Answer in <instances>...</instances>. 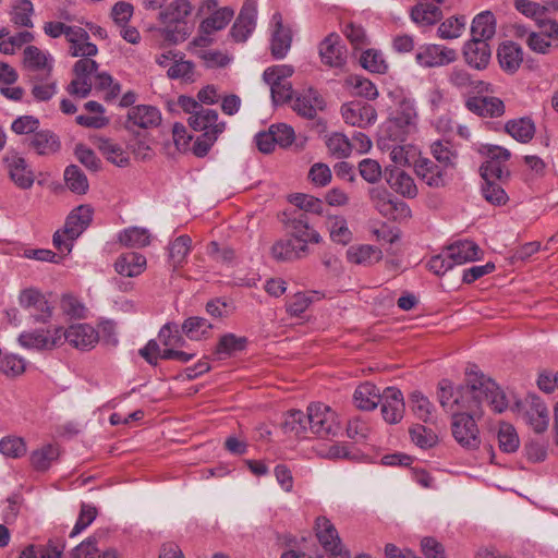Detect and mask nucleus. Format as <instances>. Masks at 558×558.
<instances>
[{
    "label": "nucleus",
    "instance_id": "nucleus-56",
    "mask_svg": "<svg viewBox=\"0 0 558 558\" xmlns=\"http://www.w3.org/2000/svg\"><path fill=\"white\" fill-rule=\"evenodd\" d=\"M246 344L247 339L245 337L227 333L219 339L215 353L218 355H232L235 352L244 350Z\"/></svg>",
    "mask_w": 558,
    "mask_h": 558
},
{
    "label": "nucleus",
    "instance_id": "nucleus-48",
    "mask_svg": "<svg viewBox=\"0 0 558 558\" xmlns=\"http://www.w3.org/2000/svg\"><path fill=\"white\" fill-rule=\"evenodd\" d=\"M213 325L203 317H189L182 325V330L191 340H201L206 338Z\"/></svg>",
    "mask_w": 558,
    "mask_h": 558
},
{
    "label": "nucleus",
    "instance_id": "nucleus-55",
    "mask_svg": "<svg viewBox=\"0 0 558 558\" xmlns=\"http://www.w3.org/2000/svg\"><path fill=\"white\" fill-rule=\"evenodd\" d=\"M26 369V361L16 354H4L0 356V372L9 377L21 376Z\"/></svg>",
    "mask_w": 558,
    "mask_h": 558
},
{
    "label": "nucleus",
    "instance_id": "nucleus-24",
    "mask_svg": "<svg viewBox=\"0 0 558 558\" xmlns=\"http://www.w3.org/2000/svg\"><path fill=\"white\" fill-rule=\"evenodd\" d=\"M68 43L70 44V53L72 57H83L89 59L97 54V46L89 41L88 33L80 27L73 26V29H69Z\"/></svg>",
    "mask_w": 558,
    "mask_h": 558
},
{
    "label": "nucleus",
    "instance_id": "nucleus-18",
    "mask_svg": "<svg viewBox=\"0 0 558 558\" xmlns=\"http://www.w3.org/2000/svg\"><path fill=\"white\" fill-rule=\"evenodd\" d=\"M319 56L322 62L330 68H340L345 63L347 49L342 45L338 34H329L319 44Z\"/></svg>",
    "mask_w": 558,
    "mask_h": 558
},
{
    "label": "nucleus",
    "instance_id": "nucleus-13",
    "mask_svg": "<svg viewBox=\"0 0 558 558\" xmlns=\"http://www.w3.org/2000/svg\"><path fill=\"white\" fill-rule=\"evenodd\" d=\"M62 344L69 342L73 348L82 351L93 349L99 341L98 331L90 325L78 323L71 325L68 329H62Z\"/></svg>",
    "mask_w": 558,
    "mask_h": 558
},
{
    "label": "nucleus",
    "instance_id": "nucleus-6",
    "mask_svg": "<svg viewBox=\"0 0 558 558\" xmlns=\"http://www.w3.org/2000/svg\"><path fill=\"white\" fill-rule=\"evenodd\" d=\"M315 531L319 544L332 558H350V554L344 549L337 529L329 519L318 517L315 521Z\"/></svg>",
    "mask_w": 558,
    "mask_h": 558
},
{
    "label": "nucleus",
    "instance_id": "nucleus-49",
    "mask_svg": "<svg viewBox=\"0 0 558 558\" xmlns=\"http://www.w3.org/2000/svg\"><path fill=\"white\" fill-rule=\"evenodd\" d=\"M64 180L66 186L76 194H85L88 191L89 184L87 177L75 165L68 166L64 171Z\"/></svg>",
    "mask_w": 558,
    "mask_h": 558
},
{
    "label": "nucleus",
    "instance_id": "nucleus-11",
    "mask_svg": "<svg viewBox=\"0 0 558 558\" xmlns=\"http://www.w3.org/2000/svg\"><path fill=\"white\" fill-rule=\"evenodd\" d=\"M19 303L29 311L31 316L38 323H47L52 315L51 306L38 289H23L19 295Z\"/></svg>",
    "mask_w": 558,
    "mask_h": 558
},
{
    "label": "nucleus",
    "instance_id": "nucleus-25",
    "mask_svg": "<svg viewBox=\"0 0 558 558\" xmlns=\"http://www.w3.org/2000/svg\"><path fill=\"white\" fill-rule=\"evenodd\" d=\"M93 219V209L88 205H81L73 209L66 218L63 233L69 235L70 240H76L81 233L89 226Z\"/></svg>",
    "mask_w": 558,
    "mask_h": 558
},
{
    "label": "nucleus",
    "instance_id": "nucleus-38",
    "mask_svg": "<svg viewBox=\"0 0 558 558\" xmlns=\"http://www.w3.org/2000/svg\"><path fill=\"white\" fill-rule=\"evenodd\" d=\"M347 257L352 264L369 266L383 258V252L373 245L351 246Z\"/></svg>",
    "mask_w": 558,
    "mask_h": 558
},
{
    "label": "nucleus",
    "instance_id": "nucleus-29",
    "mask_svg": "<svg viewBox=\"0 0 558 558\" xmlns=\"http://www.w3.org/2000/svg\"><path fill=\"white\" fill-rule=\"evenodd\" d=\"M415 172L429 186L440 187L446 183V169L427 158L416 160Z\"/></svg>",
    "mask_w": 558,
    "mask_h": 558
},
{
    "label": "nucleus",
    "instance_id": "nucleus-5",
    "mask_svg": "<svg viewBox=\"0 0 558 558\" xmlns=\"http://www.w3.org/2000/svg\"><path fill=\"white\" fill-rule=\"evenodd\" d=\"M417 113L410 99H402L388 120L389 136L395 141H404V136L416 130Z\"/></svg>",
    "mask_w": 558,
    "mask_h": 558
},
{
    "label": "nucleus",
    "instance_id": "nucleus-32",
    "mask_svg": "<svg viewBox=\"0 0 558 558\" xmlns=\"http://www.w3.org/2000/svg\"><path fill=\"white\" fill-rule=\"evenodd\" d=\"M291 229V239L298 244L319 243L322 236L319 233L310 227L308 220L305 214H300L299 217H294L289 221Z\"/></svg>",
    "mask_w": 558,
    "mask_h": 558
},
{
    "label": "nucleus",
    "instance_id": "nucleus-23",
    "mask_svg": "<svg viewBox=\"0 0 558 558\" xmlns=\"http://www.w3.org/2000/svg\"><path fill=\"white\" fill-rule=\"evenodd\" d=\"M465 107L473 113L485 118H499L505 113V104L498 97H469Z\"/></svg>",
    "mask_w": 558,
    "mask_h": 558
},
{
    "label": "nucleus",
    "instance_id": "nucleus-53",
    "mask_svg": "<svg viewBox=\"0 0 558 558\" xmlns=\"http://www.w3.org/2000/svg\"><path fill=\"white\" fill-rule=\"evenodd\" d=\"M410 402H411V409L413 413L422 420L423 422L427 423L433 420V412L435 410V407L433 403L426 398L422 392L414 391L410 396Z\"/></svg>",
    "mask_w": 558,
    "mask_h": 558
},
{
    "label": "nucleus",
    "instance_id": "nucleus-14",
    "mask_svg": "<svg viewBox=\"0 0 558 558\" xmlns=\"http://www.w3.org/2000/svg\"><path fill=\"white\" fill-rule=\"evenodd\" d=\"M341 114L347 124L365 129L375 123L376 109L366 102L350 101L341 107Z\"/></svg>",
    "mask_w": 558,
    "mask_h": 558
},
{
    "label": "nucleus",
    "instance_id": "nucleus-31",
    "mask_svg": "<svg viewBox=\"0 0 558 558\" xmlns=\"http://www.w3.org/2000/svg\"><path fill=\"white\" fill-rule=\"evenodd\" d=\"M386 180L390 187L404 197L413 198L417 195V187L412 177L395 167L386 169Z\"/></svg>",
    "mask_w": 558,
    "mask_h": 558
},
{
    "label": "nucleus",
    "instance_id": "nucleus-62",
    "mask_svg": "<svg viewBox=\"0 0 558 558\" xmlns=\"http://www.w3.org/2000/svg\"><path fill=\"white\" fill-rule=\"evenodd\" d=\"M482 194L493 205H504L508 201L505 190L494 180H484Z\"/></svg>",
    "mask_w": 558,
    "mask_h": 558
},
{
    "label": "nucleus",
    "instance_id": "nucleus-21",
    "mask_svg": "<svg viewBox=\"0 0 558 558\" xmlns=\"http://www.w3.org/2000/svg\"><path fill=\"white\" fill-rule=\"evenodd\" d=\"M326 107L324 98L313 88L300 93L292 105L293 110L301 117L314 119L318 111Z\"/></svg>",
    "mask_w": 558,
    "mask_h": 558
},
{
    "label": "nucleus",
    "instance_id": "nucleus-47",
    "mask_svg": "<svg viewBox=\"0 0 558 558\" xmlns=\"http://www.w3.org/2000/svg\"><path fill=\"white\" fill-rule=\"evenodd\" d=\"M192 240L189 235H180L169 246V259L172 267H181L191 250Z\"/></svg>",
    "mask_w": 558,
    "mask_h": 558
},
{
    "label": "nucleus",
    "instance_id": "nucleus-37",
    "mask_svg": "<svg viewBox=\"0 0 558 558\" xmlns=\"http://www.w3.org/2000/svg\"><path fill=\"white\" fill-rule=\"evenodd\" d=\"M24 64L32 71L45 70L46 77H49L52 71V59L36 46H27L24 49Z\"/></svg>",
    "mask_w": 558,
    "mask_h": 558
},
{
    "label": "nucleus",
    "instance_id": "nucleus-40",
    "mask_svg": "<svg viewBox=\"0 0 558 558\" xmlns=\"http://www.w3.org/2000/svg\"><path fill=\"white\" fill-rule=\"evenodd\" d=\"M505 130L518 142L527 143L535 134V124L530 118H520L508 121Z\"/></svg>",
    "mask_w": 558,
    "mask_h": 558
},
{
    "label": "nucleus",
    "instance_id": "nucleus-64",
    "mask_svg": "<svg viewBox=\"0 0 558 558\" xmlns=\"http://www.w3.org/2000/svg\"><path fill=\"white\" fill-rule=\"evenodd\" d=\"M361 65L373 73H385L387 70V64L381 56V53L368 49L364 51L360 59Z\"/></svg>",
    "mask_w": 558,
    "mask_h": 558
},
{
    "label": "nucleus",
    "instance_id": "nucleus-4",
    "mask_svg": "<svg viewBox=\"0 0 558 558\" xmlns=\"http://www.w3.org/2000/svg\"><path fill=\"white\" fill-rule=\"evenodd\" d=\"M306 418L308 429L319 437L336 436L340 430L336 412L324 403H311L307 407Z\"/></svg>",
    "mask_w": 558,
    "mask_h": 558
},
{
    "label": "nucleus",
    "instance_id": "nucleus-45",
    "mask_svg": "<svg viewBox=\"0 0 558 558\" xmlns=\"http://www.w3.org/2000/svg\"><path fill=\"white\" fill-rule=\"evenodd\" d=\"M10 14L14 25L26 28L34 26L32 21L34 7L31 0H15Z\"/></svg>",
    "mask_w": 558,
    "mask_h": 558
},
{
    "label": "nucleus",
    "instance_id": "nucleus-33",
    "mask_svg": "<svg viewBox=\"0 0 558 558\" xmlns=\"http://www.w3.org/2000/svg\"><path fill=\"white\" fill-rule=\"evenodd\" d=\"M146 257L136 252L121 254L116 263V271L125 277L140 276L146 268Z\"/></svg>",
    "mask_w": 558,
    "mask_h": 558
},
{
    "label": "nucleus",
    "instance_id": "nucleus-12",
    "mask_svg": "<svg viewBox=\"0 0 558 558\" xmlns=\"http://www.w3.org/2000/svg\"><path fill=\"white\" fill-rule=\"evenodd\" d=\"M457 51L454 49L441 45H424L416 52V62L424 68H438L457 60Z\"/></svg>",
    "mask_w": 558,
    "mask_h": 558
},
{
    "label": "nucleus",
    "instance_id": "nucleus-22",
    "mask_svg": "<svg viewBox=\"0 0 558 558\" xmlns=\"http://www.w3.org/2000/svg\"><path fill=\"white\" fill-rule=\"evenodd\" d=\"M5 163L9 177L17 187L28 190L33 186L35 177L23 157L17 155L8 156Z\"/></svg>",
    "mask_w": 558,
    "mask_h": 558
},
{
    "label": "nucleus",
    "instance_id": "nucleus-39",
    "mask_svg": "<svg viewBox=\"0 0 558 558\" xmlns=\"http://www.w3.org/2000/svg\"><path fill=\"white\" fill-rule=\"evenodd\" d=\"M98 149L109 162L118 167H126L130 162L129 155L123 147L109 138H99Z\"/></svg>",
    "mask_w": 558,
    "mask_h": 558
},
{
    "label": "nucleus",
    "instance_id": "nucleus-20",
    "mask_svg": "<svg viewBox=\"0 0 558 558\" xmlns=\"http://www.w3.org/2000/svg\"><path fill=\"white\" fill-rule=\"evenodd\" d=\"M380 402L381 414L387 423L397 424L402 420L404 414V400L399 389L395 387L386 388Z\"/></svg>",
    "mask_w": 558,
    "mask_h": 558
},
{
    "label": "nucleus",
    "instance_id": "nucleus-50",
    "mask_svg": "<svg viewBox=\"0 0 558 558\" xmlns=\"http://www.w3.org/2000/svg\"><path fill=\"white\" fill-rule=\"evenodd\" d=\"M368 194L372 204L383 216L387 217L397 209V205L390 198V193L387 189L372 187Z\"/></svg>",
    "mask_w": 558,
    "mask_h": 558
},
{
    "label": "nucleus",
    "instance_id": "nucleus-17",
    "mask_svg": "<svg viewBox=\"0 0 558 558\" xmlns=\"http://www.w3.org/2000/svg\"><path fill=\"white\" fill-rule=\"evenodd\" d=\"M274 25L270 43V51L274 58L282 59L291 48L292 31L290 26L283 24L282 15L276 12L271 17Z\"/></svg>",
    "mask_w": 558,
    "mask_h": 558
},
{
    "label": "nucleus",
    "instance_id": "nucleus-42",
    "mask_svg": "<svg viewBox=\"0 0 558 558\" xmlns=\"http://www.w3.org/2000/svg\"><path fill=\"white\" fill-rule=\"evenodd\" d=\"M410 15L416 24L433 25L441 19L442 12L434 3H417L412 8Z\"/></svg>",
    "mask_w": 558,
    "mask_h": 558
},
{
    "label": "nucleus",
    "instance_id": "nucleus-8",
    "mask_svg": "<svg viewBox=\"0 0 558 558\" xmlns=\"http://www.w3.org/2000/svg\"><path fill=\"white\" fill-rule=\"evenodd\" d=\"M98 70V63L92 59H80L73 66L75 78L68 85L66 90L70 95L78 98H86L92 90L93 83L90 76Z\"/></svg>",
    "mask_w": 558,
    "mask_h": 558
},
{
    "label": "nucleus",
    "instance_id": "nucleus-61",
    "mask_svg": "<svg viewBox=\"0 0 558 558\" xmlns=\"http://www.w3.org/2000/svg\"><path fill=\"white\" fill-rule=\"evenodd\" d=\"M226 124L220 123L218 129L214 131H207V133H203L197 137L193 145V153L197 157H204L209 151L210 147L217 141L218 135L225 131Z\"/></svg>",
    "mask_w": 558,
    "mask_h": 558
},
{
    "label": "nucleus",
    "instance_id": "nucleus-35",
    "mask_svg": "<svg viewBox=\"0 0 558 558\" xmlns=\"http://www.w3.org/2000/svg\"><path fill=\"white\" fill-rule=\"evenodd\" d=\"M383 395L372 383L361 384L354 391L353 401L360 410H374L381 400Z\"/></svg>",
    "mask_w": 558,
    "mask_h": 558
},
{
    "label": "nucleus",
    "instance_id": "nucleus-46",
    "mask_svg": "<svg viewBox=\"0 0 558 558\" xmlns=\"http://www.w3.org/2000/svg\"><path fill=\"white\" fill-rule=\"evenodd\" d=\"M282 429L286 434H293L295 436H301L310 430L306 413L300 410L287 412L282 422Z\"/></svg>",
    "mask_w": 558,
    "mask_h": 558
},
{
    "label": "nucleus",
    "instance_id": "nucleus-43",
    "mask_svg": "<svg viewBox=\"0 0 558 558\" xmlns=\"http://www.w3.org/2000/svg\"><path fill=\"white\" fill-rule=\"evenodd\" d=\"M234 11L228 7L216 10L209 17L201 23V31L210 35L217 31L225 28L232 20Z\"/></svg>",
    "mask_w": 558,
    "mask_h": 558
},
{
    "label": "nucleus",
    "instance_id": "nucleus-10",
    "mask_svg": "<svg viewBox=\"0 0 558 558\" xmlns=\"http://www.w3.org/2000/svg\"><path fill=\"white\" fill-rule=\"evenodd\" d=\"M448 82L460 94L465 96L493 93L490 83L474 77L461 66H453L450 70Z\"/></svg>",
    "mask_w": 558,
    "mask_h": 558
},
{
    "label": "nucleus",
    "instance_id": "nucleus-19",
    "mask_svg": "<svg viewBox=\"0 0 558 558\" xmlns=\"http://www.w3.org/2000/svg\"><path fill=\"white\" fill-rule=\"evenodd\" d=\"M463 59L465 63L477 71L485 70L492 58V49L485 40L471 38L463 46Z\"/></svg>",
    "mask_w": 558,
    "mask_h": 558
},
{
    "label": "nucleus",
    "instance_id": "nucleus-34",
    "mask_svg": "<svg viewBox=\"0 0 558 558\" xmlns=\"http://www.w3.org/2000/svg\"><path fill=\"white\" fill-rule=\"evenodd\" d=\"M27 145L38 155H51L60 149L59 137L49 130L35 132V134L27 140Z\"/></svg>",
    "mask_w": 558,
    "mask_h": 558
},
{
    "label": "nucleus",
    "instance_id": "nucleus-2",
    "mask_svg": "<svg viewBox=\"0 0 558 558\" xmlns=\"http://www.w3.org/2000/svg\"><path fill=\"white\" fill-rule=\"evenodd\" d=\"M192 12V5L187 0H174L159 13L160 22L166 25V38L170 41H183L190 35V27L185 19Z\"/></svg>",
    "mask_w": 558,
    "mask_h": 558
},
{
    "label": "nucleus",
    "instance_id": "nucleus-51",
    "mask_svg": "<svg viewBox=\"0 0 558 558\" xmlns=\"http://www.w3.org/2000/svg\"><path fill=\"white\" fill-rule=\"evenodd\" d=\"M430 151L437 162L447 169L454 167L457 161V151L449 142L437 141L432 144Z\"/></svg>",
    "mask_w": 558,
    "mask_h": 558
},
{
    "label": "nucleus",
    "instance_id": "nucleus-3",
    "mask_svg": "<svg viewBox=\"0 0 558 558\" xmlns=\"http://www.w3.org/2000/svg\"><path fill=\"white\" fill-rule=\"evenodd\" d=\"M481 414L482 405L474 412L471 410H460L452 415V436L461 447L468 450L477 449L481 445L480 430L475 423V416Z\"/></svg>",
    "mask_w": 558,
    "mask_h": 558
},
{
    "label": "nucleus",
    "instance_id": "nucleus-59",
    "mask_svg": "<svg viewBox=\"0 0 558 558\" xmlns=\"http://www.w3.org/2000/svg\"><path fill=\"white\" fill-rule=\"evenodd\" d=\"M27 451L23 438L17 436H7L0 440V452L7 458L19 459Z\"/></svg>",
    "mask_w": 558,
    "mask_h": 558
},
{
    "label": "nucleus",
    "instance_id": "nucleus-44",
    "mask_svg": "<svg viewBox=\"0 0 558 558\" xmlns=\"http://www.w3.org/2000/svg\"><path fill=\"white\" fill-rule=\"evenodd\" d=\"M218 113L214 109L203 107L196 114L190 116L189 124L195 131H214L218 129Z\"/></svg>",
    "mask_w": 558,
    "mask_h": 558
},
{
    "label": "nucleus",
    "instance_id": "nucleus-26",
    "mask_svg": "<svg viewBox=\"0 0 558 558\" xmlns=\"http://www.w3.org/2000/svg\"><path fill=\"white\" fill-rule=\"evenodd\" d=\"M524 420L536 433H543L547 428L549 413L539 398L531 397L526 400Z\"/></svg>",
    "mask_w": 558,
    "mask_h": 558
},
{
    "label": "nucleus",
    "instance_id": "nucleus-16",
    "mask_svg": "<svg viewBox=\"0 0 558 558\" xmlns=\"http://www.w3.org/2000/svg\"><path fill=\"white\" fill-rule=\"evenodd\" d=\"M257 8L254 0H246L236 17L230 34L238 43L245 41L256 26Z\"/></svg>",
    "mask_w": 558,
    "mask_h": 558
},
{
    "label": "nucleus",
    "instance_id": "nucleus-28",
    "mask_svg": "<svg viewBox=\"0 0 558 558\" xmlns=\"http://www.w3.org/2000/svg\"><path fill=\"white\" fill-rule=\"evenodd\" d=\"M497 59L505 72L513 74L523 61L522 48L513 41L502 43L498 47Z\"/></svg>",
    "mask_w": 558,
    "mask_h": 558
},
{
    "label": "nucleus",
    "instance_id": "nucleus-30",
    "mask_svg": "<svg viewBox=\"0 0 558 558\" xmlns=\"http://www.w3.org/2000/svg\"><path fill=\"white\" fill-rule=\"evenodd\" d=\"M270 253L278 262H292L305 256L308 253V246L298 244L291 238L281 239L272 244Z\"/></svg>",
    "mask_w": 558,
    "mask_h": 558
},
{
    "label": "nucleus",
    "instance_id": "nucleus-15",
    "mask_svg": "<svg viewBox=\"0 0 558 558\" xmlns=\"http://www.w3.org/2000/svg\"><path fill=\"white\" fill-rule=\"evenodd\" d=\"M161 123L159 109L150 105H137L128 110L125 128L128 130L153 129Z\"/></svg>",
    "mask_w": 558,
    "mask_h": 558
},
{
    "label": "nucleus",
    "instance_id": "nucleus-60",
    "mask_svg": "<svg viewBox=\"0 0 558 558\" xmlns=\"http://www.w3.org/2000/svg\"><path fill=\"white\" fill-rule=\"evenodd\" d=\"M499 448L507 453L515 452L519 448L520 440L513 426L510 424H501L498 430Z\"/></svg>",
    "mask_w": 558,
    "mask_h": 558
},
{
    "label": "nucleus",
    "instance_id": "nucleus-63",
    "mask_svg": "<svg viewBox=\"0 0 558 558\" xmlns=\"http://www.w3.org/2000/svg\"><path fill=\"white\" fill-rule=\"evenodd\" d=\"M97 513L95 506L82 504L77 521L70 533V537H74L87 529L95 521Z\"/></svg>",
    "mask_w": 558,
    "mask_h": 558
},
{
    "label": "nucleus",
    "instance_id": "nucleus-1",
    "mask_svg": "<svg viewBox=\"0 0 558 558\" xmlns=\"http://www.w3.org/2000/svg\"><path fill=\"white\" fill-rule=\"evenodd\" d=\"M466 376L465 387L456 390L448 379L438 384V401L446 412L451 416L460 410L474 412L484 402L498 413L507 409L506 396L492 378L475 371L468 372Z\"/></svg>",
    "mask_w": 558,
    "mask_h": 558
},
{
    "label": "nucleus",
    "instance_id": "nucleus-36",
    "mask_svg": "<svg viewBox=\"0 0 558 558\" xmlns=\"http://www.w3.org/2000/svg\"><path fill=\"white\" fill-rule=\"evenodd\" d=\"M496 33V19L490 11L478 13L472 22L471 35L473 39L487 43Z\"/></svg>",
    "mask_w": 558,
    "mask_h": 558
},
{
    "label": "nucleus",
    "instance_id": "nucleus-41",
    "mask_svg": "<svg viewBox=\"0 0 558 558\" xmlns=\"http://www.w3.org/2000/svg\"><path fill=\"white\" fill-rule=\"evenodd\" d=\"M60 456L57 445L48 444L31 453V464L36 471H47Z\"/></svg>",
    "mask_w": 558,
    "mask_h": 558
},
{
    "label": "nucleus",
    "instance_id": "nucleus-58",
    "mask_svg": "<svg viewBox=\"0 0 558 558\" xmlns=\"http://www.w3.org/2000/svg\"><path fill=\"white\" fill-rule=\"evenodd\" d=\"M465 23L464 16H451L438 26L437 34L441 39H456L462 35Z\"/></svg>",
    "mask_w": 558,
    "mask_h": 558
},
{
    "label": "nucleus",
    "instance_id": "nucleus-27",
    "mask_svg": "<svg viewBox=\"0 0 558 558\" xmlns=\"http://www.w3.org/2000/svg\"><path fill=\"white\" fill-rule=\"evenodd\" d=\"M446 252L453 266L477 260L482 254L480 246L471 240L456 241L446 248Z\"/></svg>",
    "mask_w": 558,
    "mask_h": 558
},
{
    "label": "nucleus",
    "instance_id": "nucleus-54",
    "mask_svg": "<svg viewBox=\"0 0 558 558\" xmlns=\"http://www.w3.org/2000/svg\"><path fill=\"white\" fill-rule=\"evenodd\" d=\"M326 145L328 151L339 158H347L350 156L353 150V145H351V141L342 133H332L328 136L326 141Z\"/></svg>",
    "mask_w": 558,
    "mask_h": 558
},
{
    "label": "nucleus",
    "instance_id": "nucleus-7",
    "mask_svg": "<svg viewBox=\"0 0 558 558\" xmlns=\"http://www.w3.org/2000/svg\"><path fill=\"white\" fill-rule=\"evenodd\" d=\"M62 327L24 331L19 336V343L26 349L52 350L62 345Z\"/></svg>",
    "mask_w": 558,
    "mask_h": 558
},
{
    "label": "nucleus",
    "instance_id": "nucleus-9",
    "mask_svg": "<svg viewBox=\"0 0 558 558\" xmlns=\"http://www.w3.org/2000/svg\"><path fill=\"white\" fill-rule=\"evenodd\" d=\"M486 154L488 159L480 168L483 180L507 179L510 173L506 162L511 156L510 151L500 146H488Z\"/></svg>",
    "mask_w": 558,
    "mask_h": 558
},
{
    "label": "nucleus",
    "instance_id": "nucleus-57",
    "mask_svg": "<svg viewBox=\"0 0 558 558\" xmlns=\"http://www.w3.org/2000/svg\"><path fill=\"white\" fill-rule=\"evenodd\" d=\"M411 440L422 449L434 447L437 441V435L429 428L421 424H415L409 429Z\"/></svg>",
    "mask_w": 558,
    "mask_h": 558
},
{
    "label": "nucleus",
    "instance_id": "nucleus-52",
    "mask_svg": "<svg viewBox=\"0 0 558 558\" xmlns=\"http://www.w3.org/2000/svg\"><path fill=\"white\" fill-rule=\"evenodd\" d=\"M120 243L131 247H144L150 243V234L147 229L131 227L119 234Z\"/></svg>",
    "mask_w": 558,
    "mask_h": 558
}]
</instances>
